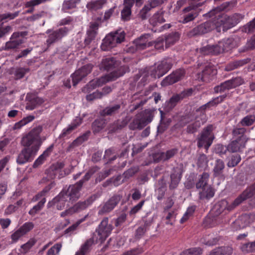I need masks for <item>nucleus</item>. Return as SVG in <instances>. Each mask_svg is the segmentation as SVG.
<instances>
[{"instance_id":"nucleus-1","label":"nucleus","mask_w":255,"mask_h":255,"mask_svg":"<svg viewBox=\"0 0 255 255\" xmlns=\"http://www.w3.org/2000/svg\"><path fill=\"white\" fill-rule=\"evenodd\" d=\"M118 65V62L114 57H109L104 59L102 61V66L104 70H112V71L105 76L97 79L95 81H91L88 86H93V88L101 86L108 82L116 80L129 71V68L127 66L123 65L117 68Z\"/></svg>"},{"instance_id":"nucleus-2","label":"nucleus","mask_w":255,"mask_h":255,"mask_svg":"<svg viewBox=\"0 0 255 255\" xmlns=\"http://www.w3.org/2000/svg\"><path fill=\"white\" fill-rule=\"evenodd\" d=\"M113 230L112 224L109 223V218H104L93 233L92 237L86 241L75 255H85L93 244H102L104 242Z\"/></svg>"},{"instance_id":"nucleus-3","label":"nucleus","mask_w":255,"mask_h":255,"mask_svg":"<svg viewBox=\"0 0 255 255\" xmlns=\"http://www.w3.org/2000/svg\"><path fill=\"white\" fill-rule=\"evenodd\" d=\"M239 42L240 39L238 37L224 39L216 44L208 45L197 49V51L203 55H218L238 47Z\"/></svg>"},{"instance_id":"nucleus-4","label":"nucleus","mask_w":255,"mask_h":255,"mask_svg":"<svg viewBox=\"0 0 255 255\" xmlns=\"http://www.w3.org/2000/svg\"><path fill=\"white\" fill-rule=\"evenodd\" d=\"M172 66L171 59L167 58L158 62L153 66L144 68V83L147 80H154L162 77L169 71Z\"/></svg>"},{"instance_id":"nucleus-5","label":"nucleus","mask_w":255,"mask_h":255,"mask_svg":"<svg viewBox=\"0 0 255 255\" xmlns=\"http://www.w3.org/2000/svg\"><path fill=\"white\" fill-rule=\"evenodd\" d=\"M79 198L80 196L69 186L68 188L64 187L53 199L52 202L58 210H61L65 207H70Z\"/></svg>"},{"instance_id":"nucleus-6","label":"nucleus","mask_w":255,"mask_h":255,"mask_svg":"<svg viewBox=\"0 0 255 255\" xmlns=\"http://www.w3.org/2000/svg\"><path fill=\"white\" fill-rule=\"evenodd\" d=\"M251 198H255V182L239 196L230 205H228L226 200H222L216 205L215 208L219 210L218 213H222L225 209L231 210L240 205L244 201Z\"/></svg>"},{"instance_id":"nucleus-7","label":"nucleus","mask_w":255,"mask_h":255,"mask_svg":"<svg viewBox=\"0 0 255 255\" xmlns=\"http://www.w3.org/2000/svg\"><path fill=\"white\" fill-rule=\"evenodd\" d=\"M42 130V128L41 126L32 129L22 137L21 141V145L24 147L37 153L42 143L40 136Z\"/></svg>"},{"instance_id":"nucleus-8","label":"nucleus","mask_w":255,"mask_h":255,"mask_svg":"<svg viewBox=\"0 0 255 255\" xmlns=\"http://www.w3.org/2000/svg\"><path fill=\"white\" fill-rule=\"evenodd\" d=\"M126 33L124 31H116L107 35L101 45L103 51H108L123 42L125 39Z\"/></svg>"},{"instance_id":"nucleus-9","label":"nucleus","mask_w":255,"mask_h":255,"mask_svg":"<svg viewBox=\"0 0 255 255\" xmlns=\"http://www.w3.org/2000/svg\"><path fill=\"white\" fill-rule=\"evenodd\" d=\"M213 17L211 20H208L194 27L190 31V34L191 35H203L215 29L217 31L220 32L221 29V24L219 23V20H217V17Z\"/></svg>"},{"instance_id":"nucleus-10","label":"nucleus","mask_w":255,"mask_h":255,"mask_svg":"<svg viewBox=\"0 0 255 255\" xmlns=\"http://www.w3.org/2000/svg\"><path fill=\"white\" fill-rule=\"evenodd\" d=\"M217 20H219V23L221 24V28L222 27L223 30L231 28L238 23H239L244 17V15L236 13L234 14L228 16L223 13H219L216 16Z\"/></svg>"},{"instance_id":"nucleus-11","label":"nucleus","mask_w":255,"mask_h":255,"mask_svg":"<svg viewBox=\"0 0 255 255\" xmlns=\"http://www.w3.org/2000/svg\"><path fill=\"white\" fill-rule=\"evenodd\" d=\"M213 129L214 128L212 125H209L203 129L197 138L198 147H204L207 149L211 146L214 139Z\"/></svg>"},{"instance_id":"nucleus-12","label":"nucleus","mask_w":255,"mask_h":255,"mask_svg":"<svg viewBox=\"0 0 255 255\" xmlns=\"http://www.w3.org/2000/svg\"><path fill=\"white\" fill-rule=\"evenodd\" d=\"M70 29L67 27H62L56 30L48 29L46 33L48 34L46 40V45L49 47L51 45L61 40L63 37L66 36L69 32Z\"/></svg>"},{"instance_id":"nucleus-13","label":"nucleus","mask_w":255,"mask_h":255,"mask_svg":"<svg viewBox=\"0 0 255 255\" xmlns=\"http://www.w3.org/2000/svg\"><path fill=\"white\" fill-rule=\"evenodd\" d=\"M202 4L201 2H197L184 8L180 14L179 21L182 23H186L193 20L198 15L196 8Z\"/></svg>"},{"instance_id":"nucleus-14","label":"nucleus","mask_w":255,"mask_h":255,"mask_svg":"<svg viewBox=\"0 0 255 255\" xmlns=\"http://www.w3.org/2000/svg\"><path fill=\"white\" fill-rule=\"evenodd\" d=\"M64 164L63 162H57L51 165L45 171L48 179L55 178L61 179L68 174L64 170Z\"/></svg>"},{"instance_id":"nucleus-15","label":"nucleus","mask_w":255,"mask_h":255,"mask_svg":"<svg viewBox=\"0 0 255 255\" xmlns=\"http://www.w3.org/2000/svg\"><path fill=\"white\" fill-rule=\"evenodd\" d=\"M28 34L27 31L15 32L12 33L10 40L5 43L3 49L10 50L18 48L24 42L22 39Z\"/></svg>"},{"instance_id":"nucleus-16","label":"nucleus","mask_w":255,"mask_h":255,"mask_svg":"<svg viewBox=\"0 0 255 255\" xmlns=\"http://www.w3.org/2000/svg\"><path fill=\"white\" fill-rule=\"evenodd\" d=\"M123 198L122 194L118 193L113 195L99 210L98 214L102 215L111 212Z\"/></svg>"},{"instance_id":"nucleus-17","label":"nucleus","mask_w":255,"mask_h":255,"mask_svg":"<svg viewBox=\"0 0 255 255\" xmlns=\"http://www.w3.org/2000/svg\"><path fill=\"white\" fill-rule=\"evenodd\" d=\"M93 67V65L92 64H88L76 70L72 74L73 85L76 86L80 81L91 72Z\"/></svg>"},{"instance_id":"nucleus-18","label":"nucleus","mask_w":255,"mask_h":255,"mask_svg":"<svg viewBox=\"0 0 255 255\" xmlns=\"http://www.w3.org/2000/svg\"><path fill=\"white\" fill-rule=\"evenodd\" d=\"M244 83V80L241 77H236L231 80H227L216 86L214 88L216 93L222 92L225 90H229L240 86Z\"/></svg>"},{"instance_id":"nucleus-19","label":"nucleus","mask_w":255,"mask_h":255,"mask_svg":"<svg viewBox=\"0 0 255 255\" xmlns=\"http://www.w3.org/2000/svg\"><path fill=\"white\" fill-rule=\"evenodd\" d=\"M237 4L236 0H232L230 1H226L220 5L215 7L209 12L203 15L204 16L212 17V16H216L218 14L222 13V11H228L232 9Z\"/></svg>"},{"instance_id":"nucleus-20","label":"nucleus","mask_w":255,"mask_h":255,"mask_svg":"<svg viewBox=\"0 0 255 255\" xmlns=\"http://www.w3.org/2000/svg\"><path fill=\"white\" fill-rule=\"evenodd\" d=\"M34 227V224L32 222H26L18 229L12 233L10 238L11 243H16L19 239L31 231Z\"/></svg>"},{"instance_id":"nucleus-21","label":"nucleus","mask_w":255,"mask_h":255,"mask_svg":"<svg viewBox=\"0 0 255 255\" xmlns=\"http://www.w3.org/2000/svg\"><path fill=\"white\" fill-rule=\"evenodd\" d=\"M36 154L37 152L24 147L18 154L16 158V162L18 164L23 165L27 162H31Z\"/></svg>"},{"instance_id":"nucleus-22","label":"nucleus","mask_w":255,"mask_h":255,"mask_svg":"<svg viewBox=\"0 0 255 255\" xmlns=\"http://www.w3.org/2000/svg\"><path fill=\"white\" fill-rule=\"evenodd\" d=\"M185 75V71L182 69H178L173 72L166 76L161 82L162 86H167L172 85L183 78Z\"/></svg>"},{"instance_id":"nucleus-23","label":"nucleus","mask_w":255,"mask_h":255,"mask_svg":"<svg viewBox=\"0 0 255 255\" xmlns=\"http://www.w3.org/2000/svg\"><path fill=\"white\" fill-rule=\"evenodd\" d=\"M142 0H124V8L121 11L122 18L124 20H128L131 13V8L134 2L137 6L142 4Z\"/></svg>"},{"instance_id":"nucleus-24","label":"nucleus","mask_w":255,"mask_h":255,"mask_svg":"<svg viewBox=\"0 0 255 255\" xmlns=\"http://www.w3.org/2000/svg\"><path fill=\"white\" fill-rule=\"evenodd\" d=\"M217 74V70L213 65L208 64L205 66L202 73L199 75V78L205 82H209Z\"/></svg>"},{"instance_id":"nucleus-25","label":"nucleus","mask_w":255,"mask_h":255,"mask_svg":"<svg viewBox=\"0 0 255 255\" xmlns=\"http://www.w3.org/2000/svg\"><path fill=\"white\" fill-rule=\"evenodd\" d=\"M178 152V149L176 148L167 150L166 152L156 153L153 155L155 162H158L160 161H166L172 158Z\"/></svg>"},{"instance_id":"nucleus-26","label":"nucleus","mask_w":255,"mask_h":255,"mask_svg":"<svg viewBox=\"0 0 255 255\" xmlns=\"http://www.w3.org/2000/svg\"><path fill=\"white\" fill-rule=\"evenodd\" d=\"M99 27V24L97 22H95L90 23L89 29L87 31V37L84 41L86 46H89L91 42L95 39Z\"/></svg>"},{"instance_id":"nucleus-27","label":"nucleus","mask_w":255,"mask_h":255,"mask_svg":"<svg viewBox=\"0 0 255 255\" xmlns=\"http://www.w3.org/2000/svg\"><path fill=\"white\" fill-rule=\"evenodd\" d=\"M247 141L241 139H236L230 142L227 146V149L231 152L240 151L245 147Z\"/></svg>"},{"instance_id":"nucleus-28","label":"nucleus","mask_w":255,"mask_h":255,"mask_svg":"<svg viewBox=\"0 0 255 255\" xmlns=\"http://www.w3.org/2000/svg\"><path fill=\"white\" fill-rule=\"evenodd\" d=\"M92 196L87 198L84 201H80L75 204L73 206L71 207L73 213L79 212L88 207L91 205L94 201Z\"/></svg>"},{"instance_id":"nucleus-29","label":"nucleus","mask_w":255,"mask_h":255,"mask_svg":"<svg viewBox=\"0 0 255 255\" xmlns=\"http://www.w3.org/2000/svg\"><path fill=\"white\" fill-rule=\"evenodd\" d=\"M201 191L199 193V198L201 200H209L214 197L215 190L210 185L201 188Z\"/></svg>"},{"instance_id":"nucleus-30","label":"nucleus","mask_w":255,"mask_h":255,"mask_svg":"<svg viewBox=\"0 0 255 255\" xmlns=\"http://www.w3.org/2000/svg\"><path fill=\"white\" fill-rule=\"evenodd\" d=\"M143 125V112H140L137 114L133 121L129 125L131 130L141 129Z\"/></svg>"},{"instance_id":"nucleus-31","label":"nucleus","mask_w":255,"mask_h":255,"mask_svg":"<svg viewBox=\"0 0 255 255\" xmlns=\"http://www.w3.org/2000/svg\"><path fill=\"white\" fill-rule=\"evenodd\" d=\"M54 148V144L50 145L47 149L41 154L34 161L33 167V168H37L40 165L42 164L46 158L48 157Z\"/></svg>"},{"instance_id":"nucleus-32","label":"nucleus","mask_w":255,"mask_h":255,"mask_svg":"<svg viewBox=\"0 0 255 255\" xmlns=\"http://www.w3.org/2000/svg\"><path fill=\"white\" fill-rule=\"evenodd\" d=\"M206 122L204 119H199V117L195 116V121L189 124L186 128V131L189 133H194L196 132L201 125Z\"/></svg>"},{"instance_id":"nucleus-33","label":"nucleus","mask_w":255,"mask_h":255,"mask_svg":"<svg viewBox=\"0 0 255 255\" xmlns=\"http://www.w3.org/2000/svg\"><path fill=\"white\" fill-rule=\"evenodd\" d=\"M129 120L128 118H126L124 121L120 122L119 120L110 124L108 126V131L109 133H114L118 130L122 129L127 124Z\"/></svg>"},{"instance_id":"nucleus-34","label":"nucleus","mask_w":255,"mask_h":255,"mask_svg":"<svg viewBox=\"0 0 255 255\" xmlns=\"http://www.w3.org/2000/svg\"><path fill=\"white\" fill-rule=\"evenodd\" d=\"M121 108L120 104H116L114 106H108L106 107L103 110L101 111L100 114L103 117L113 116L119 112Z\"/></svg>"},{"instance_id":"nucleus-35","label":"nucleus","mask_w":255,"mask_h":255,"mask_svg":"<svg viewBox=\"0 0 255 255\" xmlns=\"http://www.w3.org/2000/svg\"><path fill=\"white\" fill-rule=\"evenodd\" d=\"M91 176L92 175H91L89 172H87L82 179L75 184L69 185V187L71 188V189H72V190L74 191L77 194L80 196V191L81 190L84 183L88 181Z\"/></svg>"},{"instance_id":"nucleus-36","label":"nucleus","mask_w":255,"mask_h":255,"mask_svg":"<svg viewBox=\"0 0 255 255\" xmlns=\"http://www.w3.org/2000/svg\"><path fill=\"white\" fill-rule=\"evenodd\" d=\"M180 36L178 32H172L165 35L163 38L165 40L166 48L174 45L179 39Z\"/></svg>"},{"instance_id":"nucleus-37","label":"nucleus","mask_w":255,"mask_h":255,"mask_svg":"<svg viewBox=\"0 0 255 255\" xmlns=\"http://www.w3.org/2000/svg\"><path fill=\"white\" fill-rule=\"evenodd\" d=\"M164 11L160 10L155 13L150 19L149 23L153 26L158 25V24H161L165 21L163 18Z\"/></svg>"},{"instance_id":"nucleus-38","label":"nucleus","mask_w":255,"mask_h":255,"mask_svg":"<svg viewBox=\"0 0 255 255\" xmlns=\"http://www.w3.org/2000/svg\"><path fill=\"white\" fill-rule=\"evenodd\" d=\"M106 122L105 120L98 119L95 120L92 125L93 132L94 134L102 131L106 127Z\"/></svg>"},{"instance_id":"nucleus-39","label":"nucleus","mask_w":255,"mask_h":255,"mask_svg":"<svg viewBox=\"0 0 255 255\" xmlns=\"http://www.w3.org/2000/svg\"><path fill=\"white\" fill-rule=\"evenodd\" d=\"M233 250L230 247H222L215 249L209 255H231Z\"/></svg>"},{"instance_id":"nucleus-40","label":"nucleus","mask_w":255,"mask_h":255,"mask_svg":"<svg viewBox=\"0 0 255 255\" xmlns=\"http://www.w3.org/2000/svg\"><path fill=\"white\" fill-rule=\"evenodd\" d=\"M210 175L207 172H204L201 174L199 178L198 182L196 184V187L197 189L202 188L206 187L208 185Z\"/></svg>"},{"instance_id":"nucleus-41","label":"nucleus","mask_w":255,"mask_h":255,"mask_svg":"<svg viewBox=\"0 0 255 255\" xmlns=\"http://www.w3.org/2000/svg\"><path fill=\"white\" fill-rule=\"evenodd\" d=\"M211 107V103L209 102L198 108L194 114L195 116L199 117V119H204L206 121V110Z\"/></svg>"},{"instance_id":"nucleus-42","label":"nucleus","mask_w":255,"mask_h":255,"mask_svg":"<svg viewBox=\"0 0 255 255\" xmlns=\"http://www.w3.org/2000/svg\"><path fill=\"white\" fill-rule=\"evenodd\" d=\"M211 107V103L209 102L198 108L194 114L195 116L199 117V119H204L206 121V110Z\"/></svg>"},{"instance_id":"nucleus-43","label":"nucleus","mask_w":255,"mask_h":255,"mask_svg":"<svg viewBox=\"0 0 255 255\" xmlns=\"http://www.w3.org/2000/svg\"><path fill=\"white\" fill-rule=\"evenodd\" d=\"M165 42L163 37H159L156 41L149 42L147 43L144 42V48L146 47L154 46V48L157 49H164V42Z\"/></svg>"},{"instance_id":"nucleus-44","label":"nucleus","mask_w":255,"mask_h":255,"mask_svg":"<svg viewBox=\"0 0 255 255\" xmlns=\"http://www.w3.org/2000/svg\"><path fill=\"white\" fill-rule=\"evenodd\" d=\"M246 132V129L245 128H236L233 129L232 134L234 137H237V139L247 141V137L245 135Z\"/></svg>"},{"instance_id":"nucleus-45","label":"nucleus","mask_w":255,"mask_h":255,"mask_svg":"<svg viewBox=\"0 0 255 255\" xmlns=\"http://www.w3.org/2000/svg\"><path fill=\"white\" fill-rule=\"evenodd\" d=\"M225 167L224 162L221 159H217L216 161L215 165L214 167V176L215 177L221 175Z\"/></svg>"},{"instance_id":"nucleus-46","label":"nucleus","mask_w":255,"mask_h":255,"mask_svg":"<svg viewBox=\"0 0 255 255\" xmlns=\"http://www.w3.org/2000/svg\"><path fill=\"white\" fill-rule=\"evenodd\" d=\"M36 242L37 240L35 238L30 239L26 243L21 246V252L23 254L27 253Z\"/></svg>"},{"instance_id":"nucleus-47","label":"nucleus","mask_w":255,"mask_h":255,"mask_svg":"<svg viewBox=\"0 0 255 255\" xmlns=\"http://www.w3.org/2000/svg\"><path fill=\"white\" fill-rule=\"evenodd\" d=\"M34 119V117L33 116H28L25 118H24L21 121L16 123L14 124L13 128V129H19L24 125L32 122Z\"/></svg>"},{"instance_id":"nucleus-48","label":"nucleus","mask_w":255,"mask_h":255,"mask_svg":"<svg viewBox=\"0 0 255 255\" xmlns=\"http://www.w3.org/2000/svg\"><path fill=\"white\" fill-rule=\"evenodd\" d=\"M30 71L28 67H17L15 68L14 75L16 79H20Z\"/></svg>"},{"instance_id":"nucleus-49","label":"nucleus","mask_w":255,"mask_h":255,"mask_svg":"<svg viewBox=\"0 0 255 255\" xmlns=\"http://www.w3.org/2000/svg\"><path fill=\"white\" fill-rule=\"evenodd\" d=\"M46 199L45 198H43L36 205L33 206V207L28 212L29 214L31 216H34L43 208Z\"/></svg>"},{"instance_id":"nucleus-50","label":"nucleus","mask_w":255,"mask_h":255,"mask_svg":"<svg viewBox=\"0 0 255 255\" xmlns=\"http://www.w3.org/2000/svg\"><path fill=\"white\" fill-rule=\"evenodd\" d=\"M80 1V0H66L62 5V10L64 11L75 8L76 4Z\"/></svg>"},{"instance_id":"nucleus-51","label":"nucleus","mask_w":255,"mask_h":255,"mask_svg":"<svg viewBox=\"0 0 255 255\" xmlns=\"http://www.w3.org/2000/svg\"><path fill=\"white\" fill-rule=\"evenodd\" d=\"M43 102L42 99L35 97L31 99L28 103H27V109L30 110H33L37 106L41 105Z\"/></svg>"},{"instance_id":"nucleus-52","label":"nucleus","mask_w":255,"mask_h":255,"mask_svg":"<svg viewBox=\"0 0 255 255\" xmlns=\"http://www.w3.org/2000/svg\"><path fill=\"white\" fill-rule=\"evenodd\" d=\"M167 0H149L144 5V12L163 3Z\"/></svg>"},{"instance_id":"nucleus-53","label":"nucleus","mask_w":255,"mask_h":255,"mask_svg":"<svg viewBox=\"0 0 255 255\" xmlns=\"http://www.w3.org/2000/svg\"><path fill=\"white\" fill-rule=\"evenodd\" d=\"M89 217V214L85 215L83 218L78 220L75 224H73L65 231V234H69L73 232L76 230L77 227L83 222L85 221L87 218Z\"/></svg>"},{"instance_id":"nucleus-54","label":"nucleus","mask_w":255,"mask_h":255,"mask_svg":"<svg viewBox=\"0 0 255 255\" xmlns=\"http://www.w3.org/2000/svg\"><path fill=\"white\" fill-rule=\"evenodd\" d=\"M255 122V116L250 115H247L243 118L240 122V124L242 126L249 127L253 125Z\"/></svg>"},{"instance_id":"nucleus-55","label":"nucleus","mask_w":255,"mask_h":255,"mask_svg":"<svg viewBox=\"0 0 255 255\" xmlns=\"http://www.w3.org/2000/svg\"><path fill=\"white\" fill-rule=\"evenodd\" d=\"M143 34L140 35V37L138 39H135L133 43V45L131 46L129 48V51H130V49H143ZM131 52H133L134 51H131Z\"/></svg>"},{"instance_id":"nucleus-56","label":"nucleus","mask_w":255,"mask_h":255,"mask_svg":"<svg viewBox=\"0 0 255 255\" xmlns=\"http://www.w3.org/2000/svg\"><path fill=\"white\" fill-rule=\"evenodd\" d=\"M241 250L245 253L255 252V242L243 244L241 247Z\"/></svg>"},{"instance_id":"nucleus-57","label":"nucleus","mask_w":255,"mask_h":255,"mask_svg":"<svg viewBox=\"0 0 255 255\" xmlns=\"http://www.w3.org/2000/svg\"><path fill=\"white\" fill-rule=\"evenodd\" d=\"M180 99L181 97L178 95L173 96L168 102L165 103L167 110H169V108L172 109L174 107Z\"/></svg>"},{"instance_id":"nucleus-58","label":"nucleus","mask_w":255,"mask_h":255,"mask_svg":"<svg viewBox=\"0 0 255 255\" xmlns=\"http://www.w3.org/2000/svg\"><path fill=\"white\" fill-rule=\"evenodd\" d=\"M88 133H84L82 135L80 136L72 142L70 145L69 148H73L81 144L84 141L88 139Z\"/></svg>"},{"instance_id":"nucleus-59","label":"nucleus","mask_w":255,"mask_h":255,"mask_svg":"<svg viewBox=\"0 0 255 255\" xmlns=\"http://www.w3.org/2000/svg\"><path fill=\"white\" fill-rule=\"evenodd\" d=\"M155 112L154 109L144 110V127L152 121Z\"/></svg>"},{"instance_id":"nucleus-60","label":"nucleus","mask_w":255,"mask_h":255,"mask_svg":"<svg viewBox=\"0 0 255 255\" xmlns=\"http://www.w3.org/2000/svg\"><path fill=\"white\" fill-rule=\"evenodd\" d=\"M105 2L106 1L105 0H97L91 1L88 4V7L89 8L97 10L101 8Z\"/></svg>"},{"instance_id":"nucleus-61","label":"nucleus","mask_w":255,"mask_h":255,"mask_svg":"<svg viewBox=\"0 0 255 255\" xmlns=\"http://www.w3.org/2000/svg\"><path fill=\"white\" fill-rule=\"evenodd\" d=\"M196 207L195 206H192L188 207L186 212L180 219V223H183L186 221L189 218L193 215L196 210Z\"/></svg>"},{"instance_id":"nucleus-62","label":"nucleus","mask_w":255,"mask_h":255,"mask_svg":"<svg viewBox=\"0 0 255 255\" xmlns=\"http://www.w3.org/2000/svg\"><path fill=\"white\" fill-rule=\"evenodd\" d=\"M62 248V245L60 243L55 244L51 248H50L46 255H58Z\"/></svg>"},{"instance_id":"nucleus-63","label":"nucleus","mask_w":255,"mask_h":255,"mask_svg":"<svg viewBox=\"0 0 255 255\" xmlns=\"http://www.w3.org/2000/svg\"><path fill=\"white\" fill-rule=\"evenodd\" d=\"M202 250L200 248H193L183 251L181 255H200Z\"/></svg>"},{"instance_id":"nucleus-64","label":"nucleus","mask_w":255,"mask_h":255,"mask_svg":"<svg viewBox=\"0 0 255 255\" xmlns=\"http://www.w3.org/2000/svg\"><path fill=\"white\" fill-rule=\"evenodd\" d=\"M255 30V18L242 28V31L246 33H249Z\"/></svg>"}]
</instances>
